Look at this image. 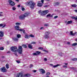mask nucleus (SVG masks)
I'll list each match as a JSON object with an SVG mask.
<instances>
[{
  "label": "nucleus",
  "mask_w": 77,
  "mask_h": 77,
  "mask_svg": "<svg viewBox=\"0 0 77 77\" xmlns=\"http://www.w3.org/2000/svg\"><path fill=\"white\" fill-rule=\"evenodd\" d=\"M11 49V51H12L13 52H17V51H18L20 54H22V52H23V48H22V47L20 46H19L18 49L16 46L12 47Z\"/></svg>",
  "instance_id": "f257e3e1"
},
{
  "label": "nucleus",
  "mask_w": 77,
  "mask_h": 77,
  "mask_svg": "<svg viewBox=\"0 0 77 77\" xmlns=\"http://www.w3.org/2000/svg\"><path fill=\"white\" fill-rule=\"evenodd\" d=\"M26 5H29L31 9H33L36 4L33 1H31L28 2L26 3Z\"/></svg>",
  "instance_id": "f03ea898"
},
{
  "label": "nucleus",
  "mask_w": 77,
  "mask_h": 77,
  "mask_svg": "<svg viewBox=\"0 0 77 77\" xmlns=\"http://www.w3.org/2000/svg\"><path fill=\"white\" fill-rule=\"evenodd\" d=\"M28 15H29V14L28 13H26L24 15H20L19 16V18L20 20H24L25 18V17H27Z\"/></svg>",
  "instance_id": "7ed1b4c3"
},
{
  "label": "nucleus",
  "mask_w": 77,
  "mask_h": 77,
  "mask_svg": "<svg viewBox=\"0 0 77 77\" xmlns=\"http://www.w3.org/2000/svg\"><path fill=\"white\" fill-rule=\"evenodd\" d=\"M8 2L9 4H10V5L12 6H14L15 5V3L14 2L12 1L11 0H9L8 1Z\"/></svg>",
  "instance_id": "20e7f679"
},
{
  "label": "nucleus",
  "mask_w": 77,
  "mask_h": 77,
  "mask_svg": "<svg viewBox=\"0 0 77 77\" xmlns=\"http://www.w3.org/2000/svg\"><path fill=\"white\" fill-rule=\"evenodd\" d=\"M49 34H50L49 32H45V39H48V38H49Z\"/></svg>",
  "instance_id": "39448f33"
},
{
  "label": "nucleus",
  "mask_w": 77,
  "mask_h": 77,
  "mask_svg": "<svg viewBox=\"0 0 77 77\" xmlns=\"http://www.w3.org/2000/svg\"><path fill=\"white\" fill-rule=\"evenodd\" d=\"M1 71L3 72H6L7 71V69H6L5 67H4L1 69Z\"/></svg>",
  "instance_id": "423d86ee"
},
{
  "label": "nucleus",
  "mask_w": 77,
  "mask_h": 77,
  "mask_svg": "<svg viewBox=\"0 0 77 77\" xmlns=\"http://www.w3.org/2000/svg\"><path fill=\"white\" fill-rule=\"evenodd\" d=\"M16 77H23V74L20 73L18 74H17L16 76Z\"/></svg>",
  "instance_id": "0eeeda50"
},
{
  "label": "nucleus",
  "mask_w": 77,
  "mask_h": 77,
  "mask_svg": "<svg viewBox=\"0 0 77 77\" xmlns=\"http://www.w3.org/2000/svg\"><path fill=\"white\" fill-rule=\"evenodd\" d=\"M39 70L42 74H45V71L44 69H40Z\"/></svg>",
  "instance_id": "6e6552de"
},
{
  "label": "nucleus",
  "mask_w": 77,
  "mask_h": 77,
  "mask_svg": "<svg viewBox=\"0 0 77 77\" xmlns=\"http://www.w3.org/2000/svg\"><path fill=\"white\" fill-rule=\"evenodd\" d=\"M47 18H52L53 15H51V14H49L46 16Z\"/></svg>",
  "instance_id": "1a4fd4ad"
},
{
  "label": "nucleus",
  "mask_w": 77,
  "mask_h": 77,
  "mask_svg": "<svg viewBox=\"0 0 77 77\" xmlns=\"http://www.w3.org/2000/svg\"><path fill=\"white\" fill-rule=\"evenodd\" d=\"M71 35H72V36H74L75 35H77V32H75L74 33H73V32L72 31H70V32Z\"/></svg>",
  "instance_id": "9d476101"
},
{
  "label": "nucleus",
  "mask_w": 77,
  "mask_h": 77,
  "mask_svg": "<svg viewBox=\"0 0 77 77\" xmlns=\"http://www.w3.org/2000/svg\"><path fill=\"white\" fill-rule=\"evenodd\" d=\"M13 40L14 41H15V42H17L18 41V38H17L15 37H13L12 38Z\"/></svg>",
  "instance_id": "9b49d317"
},
{
  "label": "nucleus",
  "mask_w": 77,
  "mask_h": 77,
  "mask_svg": "<svg viewBox=\"0 0 77 77\" xmlns=\"http://www.w3.org/2000/svg\"><path fill=\"white\" fill-rule=\"evenodd\" d=\"M4 36V32L2 31H0V37H3Z\"/></svg>",
  "instance_id": "f8f14e48"
},
{
  "label": "nucleus",
  "mask_w": 77,
  "mask_h": 77,
  "mask_svg": "<svg viewBox=\"0 0 77 77\" xmlns=\"http://www.w3.org/2000/svg\"><path fill=\"white\" fill-rule=\"evenodd\" d=\"M49 11L47 10H45V11H43V12L45 13V15H46V14H47L48 13Z\"/></svg>",
  "instance_id": "ddd939ff"
},
{
  "label": "nucleus",
  "mask_w": 77,
  "mask_h": 77,
  "mask_svg": "<svg viewBox=\"0 0 77 77\" xmlns=\"http://www.w3.org/2000/svg\"><path fill=\"white\" fill-rule=\"evenodd\" d=\"M42 3H38L37 4L38 6L39 7H41L42 6Z\"/></svg>",
  "instance_id": "4468645a"
},
{
  "label": "nucleus",
  "mask_w": 77,
  "mask_h": 77,
  "mask_svg": "<svg viewBox=\"0 0 77 77\" xmlns=\"http://www.w3.org/2000/svg\"><path fill=\"white\" fill-rule=\"evenodd\" d=\"M15 28L17 30H19V26H15Z\"/></svg>",
  "instance_id": "2eb2a0df"
},
{
  "label": "nucleus",
  "mask_w": 77,
  "mask_h": 77,
  "mask_svg": "<svg viewBox=\"0 0 77 77\" xmlns=\"http://www.w3.org/2000/svg\"><path fill=\"white\" fill-rule=\"evenodd\" d=\"M25 37L26 39H29L30 38V36L26 34L25 35Z\"/></svg>",
  "instance_id": "dca6fc26"
},
{
  "label": "nucleus",
  "mask_w": 77,
  "mask_h": 77,
  "mask_svg": "<svg viewBox=\"0 0 77 77\" xmlns=\"http://www.w3.org/2000/svg\"><path fill=\"white\" fill-rule=\"evenodd\" d=\"M72 23V20H70L69 21H68L67 22V23L66 25H67V24H71V23Z\"/></svg>",
  "instance_id": "f3484780"
},
{
  "label": "nucleus",
  "mask_w": 77,
  "mask_h": 77,
  "mask_svg": "<svg viewBox=\"0 0 77 77\" xmlns=\"http://www.w3.org/2000/svg\"><path fill=\"white\" fill-rule=\"evenodd\" d=\"M40 15L41 16H44V15H45V14L44 12H43V11L41 13Z\"/></svg>",
  "instance_id": "a211bd4d"
},
{
  "label": "nucleus",
  "mask_w": 77,
  "mask_h": 77,
  "mask_svg": "<svg viewBox=\"0 0 77 77\" xmlns=\"http://www.w3.org/2000/svg\"><path fill=\"white\" fill-rule=\"evenodd\" d=\"M72 18V19H73L74 20H77V17H71Z\"/></svg>",
  "instance_id": "6ab92c4d"
},
{
  "label": "nucleus",
  "mask_w": 77,
  "mask_h": 77,
  "mask_svg": "<svg viewBox=\"0 0 77 77\" xmlns=\"http://www.w3.org/2000/svg\"><path fill=\"white\" fill-rule=\"evenodd\" d=\"M28 47L29 48H30L31 49H32V45H31L30 44H29L28 45Z\"/></svg>",
  "instance_id": "aec40b11"
},
{
  "label": "nucleus",
  "mask_w": 77,
  "mask_h": 77,
  "mask_svg": "<svg viewBox=\"0 0 77 77\" xmlns=\"http://www.w3.org/2000/svg\"><path fill=\"white\" fill-rule=\"evenodd\" d=\"M71 6L72 8H76V7L77 6V5H76V4L72 5Z\"/></svg>",
  "instance_id": "412c9836"
},
{
  "label": "nucleus",
  "mask_w": 77,
  "mask_h": 77,
  "mask_svg": "<svg viewBox=\"0 0 77 77\" xmlns=\"http://www.w3.org/2000/svg\"><path fill=\"white\" fill-rule=\"evenodd\" d=\"M30 75L29 74H26L24 75V76H25V77H29Z\"/></svg>",
  "instance_id": "4be33fe9"
},
{
  "label": "nucleus",
  "mask_w": 77,
  "mask_h": 77,
  "mask_svg": "<svg viewBox=\"0 0 77 77\" xmlns=\"http://www.w3.org/2000/svg\"><path fill=\"white\" fill-rule=\"evenodd\" d=\"M77 43H75L72 44V46H75V45H77Z\"/></svg>",
  "instance_id": "5701e85b"
},
{
  "label": "nucleus",
  "mask_w": 77,
  "mask_h": 77,
  "mask_svg": "<svg viewBox=\"0 0 77 77\" xmlns=\"http://www.w3.org/2000/svg\"><path fill=\"white\" fill-rule=\"evenodd\" d=\"M60 3L59 2H55V4L56 5V6H57L58 5H59Z\"/></svg>",
  "instance_id": "b1692460"
},
{
  "label": "nucleus",
  "mask_w": 77,
  "mask_h": 77,
  "mask_svg": "<svg viewBox=\"0 0 77 77\" xmlns=\"http://www.w3.org/2000/svg\"><path fill=\"white\" fill-rule=\"evenodd\" d=\"M17 37L18 38H21V35L20 34H17Z\"/></svg>",
  "instance_id": "393cba45"
},
{
  "label": "nucleus",
  "mask_w": 77,
  "mask_h": 77,
  "mask_svg": "<svg viewBox=\"0 0 77 77\" xmlns=\"http://www.w3.org/2000/svg\"><path fill=\"white\" fill-rule=\"evenodd\" d=\"M21 8H22V11H25V8L24 7H23V6H21Z\"/></svg>",
  "instance_id": "a878e982"
},
{
  "label": "nucleus",
  "mask_w": 77,
  "mask_h": 77,
  "mask_svg": "<svg viewBox=\"0 0 77 77\" xmlns=\"http://www.w3.org/2000/svg\"><path fill=\"white\" fill-rule=\"evenodd\" d=\"M58 66H59V64H57L56 65L54 66H53V68H56V67H57Z\"/></svg>",
  "instance_id": "bb28decb"
},
{
  "label": "nucleus",
  "mask_w": 77,
  "mask_h": 77,
  "mask_svg": "<svg viewBox=\"0 0 77 77\" xmlns=\"http://www.w3.org/2000/svg\"><path fill=\"white\" fill-rule=\"evenodd\" d=\"M29 37H31V38H34L35 37V36L32 34H31L29 35Z\"/></svg>",
  "instance_id": "cd10ccee"
},
{
  "label": "nucleus",
  "mask_w": 77,
  "mask_h": 77,
  "mask_svg": "<svg viewBox=\"0 0 77 77\" xmlns=\"http://www.w3.org/2000/svg\"><path fill=\"white\" fill-rule=\"evenodd\" d=\"M6 67L7 69H8V68H9V65H8V64H6Z\"/></svg>",
  "instance_id": "c85d7f7f"
},
{
  "label": "nucleus",
  "mask_w": 77,
  "mask_h": 77,
  "mask_svg": "<svg viewBox=\"0 0 77 77\" xmlns=\"http://www.w3.org/2000/svg\"><path fill=\"white\" fill-rule=\"evenodd\" d=\"M36 53L37 54V55L41 53V52H39V51H36Z\"/></svg>",
  "instance_id": "c756f323"
},
{
  "label": "nucleus",
  "mask_w": 77,
  "mask_h": 77,
  "mask_svg": "<svg viewBox=\"0 0 77 77\" xmlns=\"http://www.w3.org/2000/svg\"><path fill=\"white\" fill-rule=\"evenodd\" d=\"M0 50H4V48L3 47H2L0 48Z\"/></svg>",
  "instance_id": "7c9ffc66"
},
{
  "label": "nucleus",
  "mask_w": 77,
  "mask_h": 77,
  "mask_svg": "<svg viewBox=\"0 0 77 77\" xmlns=\"http://www.w3.org/2000/svg\"><path fill=\"white\" fill-rule=\"evenodd\" d=\"M50 73L49 72H47L46 74V75H50Z\"/></svg>",
  "instance_id": "2f4dec72"
},
{
  "label": "nucleus",
  "mask_w": 77,
  "mask_h": 77,
  "mask_svg": "<svg viewBox=\"0 0 77 77\" xmlns=\"http://www.w3.org/2000/svg\"><path fill=\"white\" fill-rule=\"evenodd\" d=\"M24 48H27V46L26 45H23L22 46Z\"/></svg>",
  "instance_id": "473e14b6"
},
{
  "label": "nucleus",
  "mask_w": 77,
  "mask_h": 77,
  "mask_svg": "<svg viewBox=\"0 0 77 77\" xmlns=\"http://www.w3.org/2000/svg\"><path fill=\"white\" fill-rule=\"evenodd\" d=\"M16 9V8H15V7H13L12 8V10H13V11H15V10Z\"/></svg>",
  "instance_id": "72a5a7b5"
},
{
  "label": "nucleus",
  "mask_w": 77,
  "mask_h": 77,
  "mask_svg": "<svg viewBox=\"0 0 77 77\" xmlns=\"http://www.w3.org/2000/svg\"><path fill=\"white\" fill-rule=\"evenodd\" d=\"M72 60L74 61H76V60H77V58H73V59H72Z\"/></svg>",
  "instance_id": "f704fd0d"
},
{
  "label": "nucleus",
  "mask_w": 77,
  "mask_h": 77,
  "mask_svg": "<svg viewBox=\"0 0 77 77\" xmlns=\"http://www.w3.org/2000/svg\"><path fill=\"white\" fill-rule=\"evenodd\" d=\"M20 23H19L18 22H17L16 23V25H20Z\"/></svg>",
  "instance_id": "c9c22d12"
},
{
  "label": "nucleus",
  "mask_w": 77,
  "mask_h": 77,
  "mask_svg": "<svg viewBox=\"0 0 77 77\" xmlns=\"http://www.w3.org/2000/svg\"><path fill=\"white\" fill-rule=\"evenodd\" d=\"M3 26H4V24L3 23L0 24V27H2Z\"/></svg>",
  "instance_id": "e433bc0d"
},
{
  "label": "nucleus",
  "mask_w": 77,
  "mask_h": 77,
  "mask_svg": "<svg viewBox=\"0 0 77 77\" xmlns=\"http://www.w3.org/2000/svg\"><path fill=\"white\" fill-rule=\"evenodd\" d=\"M38 12L39 14H40V15H41V12H42V11H41V10H40L38 11Z\"/></svg>",
  "instance_id": "4c0bfd02"
},
{
  "label": "nucleus",
  "mask_w": 77,
  "mask_h": 77,
  "mask_svg": "<svg viewBox=\"0 0 77 77\" xmlns=\"http://www.w3.org/2000/svg\"><path fill=\"white\" fill-rule=\"evenodd\" d=\"M39 50H43V48L42 47H39L38 48Z\"/></svg>",
  "instance_id": "58836bf2"
},
{
  "label": "nucleus",
  "mask_w": 77,
  "mask_h": 77,
  "mask_svg": "<svg viewBox=\"0 0 77 77\" xmlns=\"http://www.w3.org/2000/svg\"><path fill=\"white\" fill-rule=\"evenodd\" d=\"M33 64H31V65H30V67H29V68H32V67H33Z\"/></svg>",
  "instance_id": "ea45409f"
},
{
  "label": "nucleus",
  "mask_w": 77,
  "mask_h": 77,
  "mask_svg": "<svg viewBox=\"0 0 77 77\" xmlns=\"http://www.w3.org/2000/svg\"><path fill=\"white\" fill-rule=\"evenodd\" d=\"M69 69H74V68L72 67H69Z\"/></svg>",
  "instance_id": "a19ab883"
},
{
  "label": "nucleus",
  "mask_w": 77,
  "mask_h": 77,
  "mask_svg": "<svg viewBox=\"0 0 77 77\" xmlns=\"http://www.w3.org/2000/svg\"><path fill=\"white\" fill-rule=\"evenodd\" d=\"M58 17V16H56L54 17V19H56V18H57Z\"/></svg>",
  "instance_id": "79ce46f5"
},
{
  "label": "nucleus",
  "mask_w": 77,
  "mask_h": 77,
  "mask_svg": "<svg viewBox=\"0 0 77 77\" xmlns=\"http://www.w3.org/2000/svg\"><path fill=\"white\" fill-rule=\"evenodd\" d=\"M44 0H41V2L42 3V4H44Z\"/></svg>",
  "instance_id": "37998d69"
},
{
  "label": "nucleus",
  "mask_w": 77,
  "mask_h": 77,
  "mask_svg": "<svg viewBox=\"0 0 77 77\" xmlns=\"http://www.w3.org/2000/svg\"><path fill=\"white\" fill-rule=\"evenodd\" d=\"M16 62H17V63H20V61H19L18 60H17L16 61Z\"/></svg>",
  "instance_id": "c03bdc74"
},
{
  "label": "nucleus",
  "mask_w": 77,
  "mask_h": 77,
  "mask_svg": "<svg viewBox=\"0 0 77 77\" xmlns=\"http://www.w3.org/2000/svg\"><path fill=\"white\" fill-rule=\"evenodd\" d=\"M14 54L16 56H18V55H17V53L16 52L14 53Z\"/></svg>",
  "instance_id": "a18cd8bd"
},
{
  "label": "nucleus",
  "mask_w": 77,
  "mask_h": 77,
  "mask_svg": "<svg viewBox=\"0 0 77 77\" xmlns=\"http://www.w3.org/2000/svg\"><path fill=\"white\" fill-rule=\"evenodd\" d=\"M49 26V25L48 24H46L45 25V26Z\"/></svg>",
  "instance_id": "49530a36"
},
{
  "label": "nucleus",
  "mask_w": 77,
  "mask_h": 77,
  "mask_svg": "<svg viewBox=\"0 0 77 77\" xmlns=\"http://www.w3.org/2000/svg\"><path fill=\"white\" fill-rule=\"evenodd\" d=\"M33 54L34 56H36V55H37V54L36 53H34Z\"/></svg>",
  "instance_id": "de8ad7c7"
},
{
  "label": "nucleus",
  "mask_w": 77,
  "mask_h": 77,
  "mask_svg": "<svg viewBox=\"0 0 77 77\" xmlns=\"http://www.w3.org/2000/svg\"><path fill=\"white\" fill-rule=\"evenodd\" d=\"M44 60L45 61H47V59L46 58H45L44 59Z\"/></svg>",
  "instance_id": "09e8293b"
},
{
  "label": "nucleus",
  "mask_w": 77,
  "mask_h": 77,
  "mask_svg": "<svg viewBox=\"0 0 77 77\" xmlns=\"http://www.w3.org/2000/svg\"><path fill=\"white\" fill-rule=\"evenodd\" d=\"M22 31L23 32V33H24V34L26 32H25V30L23 29L22 30Z\"/></svg>",
  "instance_id": "8fccbe9b"
},
{
  "label": "nucleus",
  "mask_w": 77,
  "mask_h": 77,
  "mask_svg": "<svg viewBox=\"0 0 77 77\" xmlns=\"http://www.w3.org/2000/svg\"><path fill=\"white\" fill-rule=\"evenodd\" d=\"M36 44V42H32V43H31V44Z\"/></svg>",
  "instance_id": "3c124183"
},
{
  "label": "nucleus",
  "mask_w": 77,
  "mask_h": 77,
  "mask_svg": "<svg viewBox=\"0 0 77 77\" xmlns=\"http://www.w3.org/2000/svg\"><path fill=\"white\" fill-rule=\"evenodd\" d=\"M63 68H67V66H63Z\"/></svg>",
  "instance_id": "603ef678"
},
{
  "label": "nucleus",
  "mask_w": 77,
  "mask_h": 77,
  "mask_svg": "<svg viewBox=\"0 0 77 77\" xmlns=\"http://www.w3.org/2000/svg\"><path fill=\"white\" fill-rule=\"evenodd\" d=\"M23 30L22 29H18V30H19V31H20V32H22V31H23Z\"/></svg>",
  "instance_id": "864d4df0"
},
{
  "label": "nucleus",
  "mask_w": 77,
  "mask_h": 77,
  "mask_svg": "<svg viewBox=\"0 0 77 77\" xmlns=\"http://www.w3.org/2000/svg\"><path fill=\"white\" fill-rule=\"evenodd\" d=\"M44 27H42L40 28V30H42V29H44Z\"/></svg>",
  "instance_id": "5fc2aeb1"
},
{
  "label": "nucleus",
  "mask_w": 77,
  "mask_h": 77,
  "mask_svg": "<svg viewBox=\"0 0 77 77\" xmlns=\"http://www.w3.org/2000/svg\"><path fill=\"white\" fill-rule=\"evenodd\" d=\"M67 44H68V45H69V44H70V42H67Z\"/></svg>",
  "instance_id": "6e6d98bb"
},
{
  "label": "nucleus",
  "mask_w": 77,
  "mask_h": 77,
  "mask_svg": "<svg viewBox=\"0 0 77 77\" xmlns=\"http://www.w3.org/2000/svg\"><path fill=\"white\" fill-rule=\"evenodd\" d=\"M33 72H36V70H33Z\"/></svg>",
  "instance_id": "4d7b16f0"
},
{
  "label": "nucleus",
  "mask_w": 77,
  "mask_h": 77,
  "mask_svg": "<svg viewBox=\"0 0 77 77\" xmlns=\"http://www.w3.org/2000/svg\"><path fill=\"white\" fill-rule=\"evenodd\" d=\"M6 26V25L5 24V25L2 26V28H3V27H5Z\"/></svg>",
  "instance_id": "13d9d810"
},
{
  "label": "nucleus",
  "mask_w": 77,
  "mask_h": 77,
  "mask_svg": "<svg viewBox=\"0 0 77 77\" xmlns=\"http://www.w3.org/2000/svg\"><path fill=\"white\" fill-rule=\"evenodd\" d=\"M74 11L75 12H76L77 13V10H75Z\"/></svg>",
  "instance_id": "bf43d9fd"
},
{
  "label": "nucleus",
  "mask_w": 77,
  "mask_h": 77,
  "mask_svg": "<svg viewBox=\"0 0 77 77\" xmlns=\"http://www.w3.org/2000/svg\"><path fill=\"white\" fill-rule=\"evenodd\" d=\"M65 65H68V63H64Z\"/></svg>",
  "instance_id": "052dcab7"
},
{
  "label": "nucleus",
  "mask_w": 77,
  "mask_h": 77,
  "mask_svg": "<svg viewBox=\"0 0 77 77\" xmlns=\"http://www.w3.org/2000/svg\"><path fill=\"white\" fill-rule=\"evenodd\" d=\"M45 52H46V53H48V51H47V50H46L45 51Z\"/></svg>",
  "instance_id": "680f3d73"
},
{
  "label": "nucleus",
  "mask_w": 77,
  "mask_h": 77,
  "mask_svg": "<svg viewBox=\"0 0 77 77\" xmlns=\"http://www.w3.org/2000/svg\"><path fill=\"white\" fill-rule=\"evenodd\" d=\"M11 53V51H8L7 52V53Z\"/></svg>",
  "instance_id": "e2e57ef3"
},
{
  "label": "nucleus",
  "mask_w": 77,
  "mask_h": 77,
  "mask_svg": "<svg viewBox=\"0 0 77 77\" xmlns=\"http://www.w3.org/2000/svg\"><path fill=\"white\" fill-rule=\"evenodd\" d=\"M17 7H18V8H20V5H17Z\"/></svg>",
  "instance_id": "0e129e2a"
},
{
  "label": "nucleus",
  "mask_w": 77,
  "mask_h": 77,
  "mask_svg": "<svg viewBox=\"0 0 77 77\" xmlns=\"http://www.w3.org/2000/svg\"><path fill=\"white\" fill-rule=\"evenodd\" d=\"M46 51V50H43V51H45V52Z\"/></svg>",
  "instance_id": "69168bd1"
},
{
  "label": "nucleus",
  "mask_w": 77,
  "mask_h": 77,
  "mask_svg": "<svg viewBox=\"0 0 77 77\" xmlns=\"http://www.w3.org/2000/svg\"><path fill=\"white\" fill-rule=\"evenodd\" d=\"M44 7H45V8H47V5H45L44 6Z\"/></svg>",
  "instance_id": "338daca9"
},
{
  "label": "nucleus",
  "mask_w": 77,
  "mask_h": 77,
  "mask_svg": "<svg viewBox=\"0 0 77 77\" xmlns=\"http://www.w3.org/2000/svg\"><path fill=\"white\" fill-rule=\"evenodd\" d=\"M67 23H68V22H67V21H65V23H66L67 24Z\"/></svg>",
  "instance_id": "774afa93"
}]
</instances>
